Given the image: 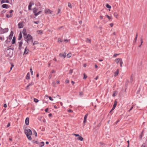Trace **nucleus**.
<instances>
[{
  "label": "nucleus",
  "mask_w": 147,
  "mask_h": 147,
  "mask_svg": "<svg viewBox=\"0 0 147 147\" xmlns=\"http://www.w3.org/2000/svg\"><path fill=\"white\" fill-rule=\"evenodd\" d=\"M88 115V114H86L84 116V123L85 124L86 122V119Z\"/></svg>",
  "instance_id": "nucleus-11"
},
{
  "label": "nucleus",
  "mask_w": 147,
  "mask_h": 147,
  "mask_svg": "<svg viewBox=\"0 0 147 147\" xmlns=\"http://www.w3.org/2000/svg\"><path fill=\"white\" fill-rule=\"evenodd\" d=\"M41 12V11H40L38 12L37 13H36V14H34V15L35 16H37L38 15H39Z\"/></svg>",
  "instance_id": "nucleus-39"
},
{
  "label": "nucleus",
  "mask_w": 147,
  "mask_h": 147,
  "mask_svg": "<svg viewBox=\"0 0 147 147\" xmlns=\"http://www.w3.org/2000/svg\"><path fill=\"white\" fill-rule=\"evenodd\" d=\"M61 9H58V12H57V14H59V13H61Z\"/></svg>",
  "instance_id": "nucleus-42"
},
{
  "label": "nucleus",
  "mask_w": 147,
  "mask_h": 147,
  "mask_svg": "<svg viewBox=\"0 0 147 147\" xmlns=\"http://www.w3.org/2000/svg\"><path fill=\"white\" fill-rule=\"evenodd\" d=\"M137 38H134V43H135L136 42V40H137Z\"/></svg>",
  "instance_id": "nucleus-54"
},
{
  "label": "nucleus",
  "mask_w": 147,
  "mask_h": 147,
  "mask_svg": "<svg viewBox=\"0 0 147 147\" xmlns=\"http://www.w3.org/2000/svg\"><path fill=\"white\" fill-rule=\"evenodd\" d=\"M14 66V65L13 64H11V67L10 68V70H11L12 69V67Z\"/></svg>",
  "instance_id": "nucleus-56"
},
{
  "label": "nucleus",
  "mask_w": 147,
  "mask_h": 147,
  "mask_svg": "<svg viewBox=\"0 0 147 147\" xmlns=\"http://www.w3.org/2000/svg\"><path fill=\"white\" fill-rule=\"evenodd\" d=\"M33 22L35 24H38L40 22L39 21H34Z\"/></svg>",
  "instance_id": "nucleus-45"
},
{
  "label": "nucleus",
  "mask_w": 147,
  "mask_h": 147,
  "mask_svg": "<svg viewBox=\"0 0 147 147\" xmlns=\"http://www.w3.org/2000/svg\"><path fill=\"white\" fill-rule=\"evenodd\" d=\"M34 134L35 136L36 137L37 136V133L36 132V131H35L34 130Z\"/></svg>",
  "instance_id": "nucleus-46"
},
{
  "label": "nucleus",
  "mask_w": 147,
  "mask_h": 147,
  "mask_svg": "<svg viewBox=\"0 0 147 147\" xmlns=\"http://www.w3.org/2000/svg\"><path fill=\"white\" fill-rule=\"evenodd\" d=\"M13 34V32L12 31L11 32L9 36V38L10 40H11L12 38V36Z\"/></svg>",
  "instance_id": "nucleus-9"
},
{
  "label": "nucleus",
  "mask_w": 147,
  "mask_h": 147,
  "mask_svg": "<svg viewBox=\"0 0 147 147\" xmlns=\"http://www.w3.org/2000/svg\"><path fill=\"white\" fill-rule=\"evenodd\" d=\"M37 32L38 34H42V31L41 30H38L37 31Z\"/></svg>",
  "instance_id": "nucleus-27"
},
{
  "label": "nucleus",
  "mask_w": 147,
  "mask_h": 147,
  "mask_svg": "<svg viewBox=\"0 0 147 147\" xmlns=\"http://www.w3.org/2000/svg\"><path fill=\"white\" fill-rule=\"evenodd\" d=\"M140 41H141V45H142V43H143V41L142 39L141 38Z\"/></svg>",
  "instance_id": "nucleus-58"
},
{
  "label": "nucleus",
  "mask_w": 147,
  "mask_h": 147,
  "mask_svg": "<svg viewBox=\"0 0 147 147\" xmlns=\"http://www.w3.org/2000/svg\"><path fill=\"white\" fill-rule=\"evenodd\" d=\"M10 123H9L7 125V127H9L10 126Z\"/></svg>",
  "instance_id": "nucleus-61"
},
{
  "label": "nucleus",
  "mask_w": 147,
  "mask_h": 147,
  "mask_svg": "<svg viewBox=\"0 0 147 147\" xmlns=\"http://www.w3.org/2000/svg\"><path fill=\"white\" fill-rule=\"evenodd\" d=\"M122 59L121 58H117L115 59V61L118 64L119 62H120Z\"/></svg>",
  "instance_id": "nucleus-7"
},
{
  "label": "nucleus",
  "mask_w": 147,
  "mask_h": 147,
  "mask_svg": "<svg viewBox=\"0 0 147 147\" xmlns=\"http://www.w3.org/2000/svg\"><path fill=\"white\" fill-rule=\"evenodd\" d=\"M117 102L116 100H115L114 101V104L113 106L116 107V106L117 105Z\"/></svg>",
  "instance_id": "nucleus-36"
},
{
  "label": "nucleus",
  "mask_w": 147,
  "mask_h": 147,
  "mask_svg": "<svg viewBox=\"0 0 147 147\" xmlns=\"http://www.w3.org/2000/svg\"><path fill=\"white\" fill-rule=\"evenodd\" d=\"M40 147H41L45 145L44 143L43 142H41L40 143Z\"/></svg>",
  "instance_id": "nucleus-33"
},
{
  "label": "nucleus",
  "mask_w": 147,
  "mask_h": 147,
  "mask_svg": "<svg viewBox=\"0 0 147 147\" xmlns=\"http://www.w3.org/2000/svg\"><path fill=\"white\" fill-rule=\"evenodd\" d=\"M106 16L108 18L109 20H110L111 19V17L109 16H108L107 15H106Z\"/></svg>",
  "instance_id": "nucleus-48"
},
{
  "label": "nucleus",
  "mask_w": 147,
  "mask_h": 147,
  "mask_svg": "<svg viewBox=\"0 0 147 147\" xmlns=\"http://www.w3.org/2000/svg\"><path fill=\"white\" fill-rule=\"evenodd\" d=\"M72 72H73V70L70 69L69 71V74H71L72 73Z\"/></svg>",
  "instance_id": "nucleus-55"
},
{
  "label": "nucleus",
  "mask_w": 147,
  "mask_h": 147,
  "mask_svg": "<svg viewBox=\"0 0 147 147\" xmlns=\"http://www.w3.org/2000/svg\"><path fill=\"white\" fill-rule=\"evenodd\" d=\"M117 91H115L113 92V97L115 96H116L117 95Z\"/></svg>",
  "instance_id": "nucleus-25"
},
{
  "label": "nucleus",
  "mask_w": 147,
  "mask_h": 147,
  "mask_svg": "<svg viewBox=\"0 0 147 147\" xmlns=\"http://www.w3.org/2000/svg\"><path fill=\"white\" fill-rule=\"evenodd\" d=\"M147 144L146 142H144L142 145L141 147H146Z\"/></svg>",
  "instance_id": "nucleus-23"
},
{
  "label": "nucleus",
  "mask_w": 147,
  "mask_h": 147,
  "mask_svg": "<svg viewBox=\"0 0 147 147\" xmlns=\"http://www.w3.org/2000/svg\"><path fill=\"white\" fill-rule=\"evenodd\" d=\"M25 39V40L27 42V43H29L30 42L32 43L33 42V38L32 36L30 34H28L27 36H25L24 37Z\"/></svg>",
  "instance_id": "nucleus-2"
},
{
  "label": "nucleus",
  "mask_w": 147,
  "mask_h": 147,
  "mask_svg": "<svg viewBox=\"0 0 147 147\" xmlns=\"http://www.w3.org/2000/svg\"><path fill=\"white\" fill-rule=\"evenodd\" d=\"M2 29V31L3 32V33H4L5 32H7L8 31V28H6L5 29H2Z\"/></svg>",
  "instance_id": "nucleus-15"
},
{
  "label": "nucleus",
  "mask_w": 147,
  "mask_h": 147,
  "mask_svg": "<svg viewBox=\"0 0 147 147\" xmlns=\"http://www.w3.org/2000/svg\"><path fill=\"white\" fill-rule=\"evenodd\" d=\"M87 65L86 63H84L83 64V67H86Z\"/></svg>",
  "instance_id": "nucleus-60"
},
{
  "label": "nucleus",
  "mask_w": 147,
  "mask_h": 147,
  "mask_svg": "<svg viewBox=\"0 0 147 147\" xmlns=\"http://www.w3.org/2000/svg\"><path fill=\"white\" fill-rule=\"evenodd\" d=\"M56 83L55 82H53L52 83V85L53 86H55V85Z\"/></svg>",
  "instance_id": "nucleus-44"
},
{
  "label": "nucleus",
  "mask_w": 147,
  "mask_h": 147,
  "mask_svg": "<svg viewBox=\"0 0 147 147\" xmlns=\"http://www.w3.org/2000/svg\"><path fill=\"white\" fill-rule=\"evenodd\" d=\"M114 16H115L116 18H117V16H118V14L116 12H115L114 13Z\"/></svg>",
  "instance_id": "nucleus-28"
},
{
  "label": "nucleus",
  "mask_w": 147,
  "mask_h": 147,
  "mask_svg": "<svg viewBox=\"0 0 147 147\" xmlns=\"http://www.w3.org/2000/svg\"><path fill=\"white\" fill-rule=\"evenodd\" d=\"M19 45V49L20 50L22 48V46L23 45V42L22 41L19 42H18Z\"/></svg>",
  "instance_id": "nucleus-6"
},
{
  "label": "nucleus",
  "mask_w": 147,
  "mask_h": 147,
  "mask_svg": "<svg viewBox=\"0 0 147 147\" xmlns=\"http://www.w3.org/2000/svg\"><path fill=\"white\" fill-rule=\"evenodd\" d=\"M79 95L80 96H82L83 95V93L81 91L79 92Z\"/></svg>",
  "instance_id": "nucleus-31"
},
{
  "label": "nucleus",
  "mask_w": 147,
  "mask_h": 147,
  "mask_svg": "<svg viewBox=\"0 0 147 147\" xmlns=\"http://www.w3.org/2000/svg\"><path fill=\"white\" fill-rule=\"evenodd\" d=\"M52 77V75L51 74H50L49 76V79H50Z\"/></svg>",
  "instance_id": "nucleus-53"
},
{
  "label": "nucleus",
  "mask_w": 147,
  "mask_h": 147,
  "mask_svg": "<svg viewBox=\"0 0 147 147\" xmlns=\"http://www.w3.org/2000/svg\"><path fill=\"white\" fill-rule=\"evenodd\" d=\"M132 81H133V78H132V75L131 76L129 82H130L132 83Z\"/></svg>",
  "instance_id": "nucleus-37"
},
{
  "label": "nucleus",
  "mask_w": 147,
  "mask_h": 147,
  "mask_svg": "<svg viewBox=\"0 0 147 147\" xmlns=\"http://www.w3.org/2000/svg\"><path fill=\"white\" fill-rule=\"evenodd\" d=\"M34 101L35 102L37 103L38 102V100L37 99L34 98Z\"/></svg>",
  "instance_id": "nucleus-35"
},
{
  "label": "nucleus",
  "mask_w": 147,
  "mask_h": 147,
  "mask_svg": "<svg viewBox=\"0 0 147 147\" xmlns=\"http://www.w3.org/2000/svg\"><path fill=\"white\" fill-rule=\"evenodd\" d=\"M68 7H69L70 8H72V6L71 5V4L70 3H68Z\"/></svg>",
  "instance_id": "nucleus-38"
},
{
  "label": "nucleus",
  "mask_w": 147,
  "mask_h": 147,
  "mask_svg": "<svg viewBox=\"0 0 147 147\" xmlns=\"http://www.w3.org/2000/svg\"><path fill=\"white\" fill-rule=\"evenodd\" d=\"M69 82V80H68L66 79L65 80V82L66 83H68Z\"/></svg>",
  "instance_id": "nucleus-52"
},
{
  "label": "nucleus",
  "mask_w": 147,
  "mask_h": 147,
  "mask_svg": "<svg viewBox=\"0 0 147 147\" xmlns=\"http://www.w3.org/2000/svg\"><path fill=\"white\" fill-rule=\"evenodd\" d=\"M22 33L23 34L24 37L25 36H27L28 34H27L26 31L25 29H24L22 31Z\"/></svg>",
  "instance_id": "nucleus-10"
},
{
  "label": "nucleus",
  "mask_w": 147,
  "mask_h": 147,
  "mask_svg": "<svg viewBox=\"0 0 147 147\" xmlns=\"http://www.w3.org/2000/svg\"><path fill=\"white\" fill-rule=\"evenodd\" d=\"M143 131L142 132L140 135V139L141 140H142V137L143 136Z\"/></svg>",
  "instance_id": "nucleus-29"
},
{
  "label": "nucleus",
  "mask_w": 147,
  "mask_h": 147,
  "mask_svg": "<svg viewBox=\"0 0 147 147\" xmlns=\"http://www.w3.org/2000/svg\"><path fill=\"white\" fill-rule=\"evenodd\" d=\"M44 11L45 13L50 14H52L53 12V11H51L50 9L47 8L45 9V10Z\"/></svg>",
  "instance_id": "nucleus-4"
},
{
  "label": "nucleus",
  "mask_w": 147,
  "mask_h": 147,
  "mask_svg": "<svg viewBox=\"0 0 147 147\" xmlns=\"http://www.w3.org/2000/svg\"><path fill=\"white\" fill-rule=\"evenodd\" d=\"M34 3H32L31 2H30L29 3V5L28 6V9L29 10H31V7L32 6V5H34Z\"/></svg>",
  "instance_id": "nucleus-17"
},
{
  "label": "nucleus",
  "mask_w": 147,
  "mask_h": 147,
  "mask_svg": "<svg viewBox=\"0 0 147 147\" xmlns=\"http://www.w3.org/2000/svg\"><path fill=\"white\" fill-rule=\"evenodd\" d=\"M119 69H117L116 71L114 73V76L115 77H116V76H117L118 74H119Z\"/></svg>",
  "instance_id": "nucleus-12"
},
{
  "label": "nucleus",
  "mask_w": 147,
  "mask_h": 147,
  "mask_svg": "<svg viewBox=\"0 0 147 147\" xmlns=\"http://www.w3.org/2000/svg\"><path fill=\"white\" fill-rule=\"evenodd\" d=\"M84 79H86L87 77V76L85 74H84Z\"/></svg>",
  "instance_id": "nucleus-43"
},
{
  "label": "nucleus",
  "mask_w": 147,
  "mask_h": 147,
  "mask_svg": "<svg viewBox=\"0 0 147 147\" xmlns=\"http://www.w3.org/2000/svg\"><path fill=\"white\" fill-rule=\"evenodd\" d=\"M33 12L34 13V14H35L37 12V11L38 9H37L36 8H34L33 9Z\"/></svg>",
  "instance_id": "nucleus-22"
},
{
  "label": "nucleus",
  "mask_w": 147,
  "mask_h": 147,
  "mask_svg": "<svg viewBox=\"0 0 147 147\" xmlns=\"http://www.w3.org/2000/svg\"><path fill=\"white\" fill-rule=\"evenodd\" d=\"M26 79H30V74L29 73H28L27 75Z\"/></svg>",
  "instance_id": "nucleus-32"
},
{
  "label": "nucleus",
  "mask_w": 147,
  "mask_h": 147,
  "mask_svg": "<svg viewBox=\"0 0 147 147\" xmlns=\"http://www.w3.org/2000/svg\"><path fill=\"white\" fill-rule=\"evenodd\" d=\"M28 49H27V47H26L24 51V55L25 54H28Z\"/></svg>",
  "instance_id": "nucleus-14"
},
{
  "label": "nucleus",
  "mask_w": 147,
  "mask_h": 147,
  "mask_svg": "<svg viewBox=\"0 0 147 147\" xmlns=\"http://www.w3.org/2000/svg\"><path fill=\"white\" fill-rule=\"evenodd\" d=\"M110 25L111 27H112L113 26V23H111L110 24Z\"/></svg>",
  "instance_id": "nucleus-63"
},
{
  "label": "nucleus",
  "mask_w": 147,
  "mask_h": 147,
  "mask_svg": "<svg viewBox=\"0 0 147 147\" xmlns=\"http://www.w3.org/2000/svg\"><path fill=\"white\" fill-rule=\"evenodd\" d=\"M68 111L69 112V113H71V112H73V111L71 110V109H69L68 110Z\"/></svg>",
  "instance_id": "nucleus-57"
},
{
  "label": "nucleus",
  "mask_w": 147,
  "mask_h": 147,
  "mask_svg": "<svg viewBox=\"0 0 147 147\" xmlns=\"http://www.w3.org/2000/svg\"><path fill=\"white\" fill-rule=\"evenodd\" d=\"M49 100L51 101H53V99L52 98L51 96L49 97Z\"/></svg>",
  "instance_id": "nucleus-47"
},
{
  "label": "nucleus",
  "mask_w": 147,
  "mask_h": 147,
  "mask_svg": "<svg viewBox=\"0 0 147 147\" xmlns=\"http://www.w3.org/2000/svg\"><path fill=\"white\" fill-rule=\"evenodd\" d=\"M77 139L81 141H82L84 139L82 137L79 136L77 138Z\"/></svg>",
  "instance_id": "nucleus-21"
},
{
  "label": "nucleus",
  "mask_w": 147,
  "mask_h": 147,
  "mask_svg": "<svg viewBox=\"0 0 147 147\" xmlns=\"http://www.w3.org/2000/svg\"><path fill=\"white\" fill-rule=\"evenodd\" d=\"M73 135H74V136H77V137L79 136V135L78 134H73Z\"/></svg>",
  "instance_id": "nucleus-51"
},
{
  "label": "nucleus",
  "mask_w": 147,
  "mask_h": 147,
  "mask_svg": "<svg viewBox=\"0 0 147 147\" xmlns=\"http://www.w3.org/2000/svg\"><path fill=\"white\" fill-rule=\"evenodd\" d=\"M86 42L87 43H89L90 44L91 43V40L90 39H89L88 38H86Z\"/></svg>",
  "instance_id": "nucleus-18"
},
{
  "label": "nucleus",
  "mask_w": 147,
  "mask_h": 147,
  "mask_svg": "<svg viewBox=\"0 0 147 147\" xmlns=\"http://www.w3.org/2000/svg\"><path fill=\"white\" fill-rule=\"evenodd\" d=\"M13 51L11 49H8L6 52V55L7 56L11 57L13 54Z\"/></svg>",
  "instance_id": "nucleus-3"
},
{
  "label": "nucleus",
  "mask_w": 147,
  "mask_h": 147,
  "mask_svg": "<svg viewBox=\"0 0 147 147\" xmlns=\"http://www.w3.org/2000/svg\"><path fill=\"white\" fill-rule=\"evenodd\" d=\"M24 133L26 135L28 139L30 140H31L32 138L30 136L32 134V131L29 129H25L24 130Z\"/></svg>",
  "instance_id": "nucleus-1"
},
{
  "label": "nucleus",
  "mask_w": 147,
  "mask_h": 147,
  "mask_svg": "<svg viewBox=\"0 0 147 147\" xmlns=\"http://www.w3.org/2000/svg\"><path fill=\"white\" fill-rule=\"evenodd\" d=\"M120 66L122 67V65L123 64V62L122 61V60L120 62Z\"/></svg>",
  "instance_id": "nucleus-41"
},
{
  "label": "nucleus",
  "mask_w": 147,
  "mask_h": 147,
  "mask_svg": "<svg viewBox=\"0 0 147 147\" xmlns=\"http://www.w3.org/2000/svg\"><path fill=\"white\" fill-rule=\"evenodd\" d=\"M133 107H134V105H132V107H131V108H130V109L128 111L129 112H130V111L133 108Z\"/></svg>",
  "instance_id": "nucleus-50"
},
{
  "label": "nucleus",
  "mask_w": 147,
  "mask_h": 147,
  "mask_svg": "<svg viewBox=\"0 0 147 147\" xmlns=\"http://www.w3.org/2000/svg\"><path fill=\"white\" fill-rule=\"evenodd\" d=\"M48 111V108H47L45 110V111L46 112H47Z\"/></svg>",
  "instance_id": "nucleus-64"
},
{
  "label": "nucleus",
  "mask_w": 147,
  "mask_h": 147,
  "mask_svg": "<svg viewBox=\"0 0 147 147\" xmlns=\"http://www.w3.org/2000/svg\"><path fill=\"white\" fill-rule=\"evenodd\" d=\"M106 7L110 9L111 8V6L109 5L108 4H107L106 5Z\"/></svg>",
  "instance_id": "nucleus-34"
},
{
  "label": "nucleus",
  "mask_w": 147,
  "mask_h": 147,
  "mask_svg": "<svg viewBox=\"0 0 147 147\" xmlns=\"http://www.w3.org/2000/svg\"><path fill=\"white\" fill-rule=\"evenodd\" d=\"M72 55V54L71 53H69L66 55L67 57V58H70L71 57Z\"/></svg>",
  "instance_id": "nucleus-26"
},
{
  "label": "nucleus",
  "mask_w": 147,
  "mask_h": 147,
  "mask_svg": "<svg viewBox=\"0 0 147 147\" xmlns=\"http://www.w3.org/2000/svg\"><path fill=\"white\" fill-rule=\"evenodd\" d=\"M58 42H62V40H61L60 38H58Z\"/></svg>",
  "instance_id": "nucleus-40"
},
{
  "label": "nucleus",
  "mask_w": 147,
  "mask_h": 147,
  "mask_svg": "<svg viewBox=\"0 0 147 147\" xmlns=\"http://www.w3.org/2000/svg\"><path fill=\"white\" fill-rule=\"evenodd\" d=\"M2 6L3 8L7 9L8 8V7L9 6L7 4H4L2 5Z\"/></svg>",
  "instance_id": "nucleus-16"
},
{
  "label": "nucleus",
  "mask_w": 147,
  "mask_h": 147,
  "mask_svg": "<svg viewBox=\"0 0 147 147\" xmlns=\"http://www.w3.org/2000/svg\"><path fill=\"white\" fill-rule=\"evenodd\" d=\"M22 37V35L21 32H20L18 40H20Z\"/></svg>",
  "instance_id": "nucleus-19"
},
{
  "label": "nucleus",
  "mask_w": 147,
  "mask_h": 147,
  "mask_svg": "<svg viewBox=\"0 0 147 147\" xmlns=\"http://www.w3.org/2000/svg\"><path fill=\"white\" fill-rule=\"evenodd\" d=\"M18 26L19 28H22L23 27V24L22 22H20L18 24Z\"/></svg>",
  "instance_id": "nucleus-13"
},
{
  "label": "nucleus",
  "mask_w": 147,
  "mask_h": 147,
  "mask_svg": "<svg viewBox=\"0 0 147 147\" xmlns=\"http://www.w3.org/2000/svg\"><path fill=\"white\" fill-rule=\"evenodd\" d=\"M39 43V42L36 41H35L34 42V43H33V45H36L38 44Z\"/></svg>",
  "instance_id": "nucleus-30"
},
{
  "label": "nucleus",
  "mask_w": 147,
  "mask_h": 147,
  "mask_svg": "<svg viewBox=\"0 0 147 147\" xmlns=\"http://www.w3.org/2000/svg\"><path fill=\"white\" fill-rule=\"evenodd\" d=\"M29 87V86L28 85L27 86H26V90H28Z\"/></svg>",
  "instance_id": "nucleus-59"
},
{
  "label": "nucleus",
  "mask_w": 147,
  "mask_h": 147,
  "mask_svg": "<svg viewBox=\"0 0 147 147\" xmlns=\"http://www.w3.org/2000/svg\"><path fill=\"white\" fill-rule=\"evenodd\" d=\"M9 2V1H8V0H2L1 1V3H8Z\"/></svg>",
  "instance_id": "nucleus-20"
},
{
  "label": "nucleus",
  "mask_w": 147,
  "mask_h": 147,
  "mask_svg": "<svg viewBox=\"0 0 147 147\" xmlns=\"http://www.w3.org/2000/svg\"><path fill=\"white\" fill-rule=\"evenodd\" d=\"M119 54H114L113 55V57H115L119 55Z\"/></svg>",
  "instance_id": "nucleus-49"
},
{
  "label": "nucleus",
  "mask_w": 147,
  "mask_h": 147,
  "mask_svg": "<svg viewBox=\"0 0 147 147\" xmlns=\"http://www.w3.org/2000/svg\"><path fill=\"white\" fill-rule=\"evenodd\" d=\"M29 118L28 117H27L26 118L25 121V123L26 125H28L29 124Z\"/></svg>",
  "instance_id": "nucleus-8"
},
{
  "label": "nucleus",
  "mask_w": 147,
  "mask_h": 147,
  "mask_svg": "<svg viewBox=\"0 0 147 147\" xmlns=\"http://www.w3.org/2000/svg\"><path fill=\"white\" fill-rule=\"evenodd\" d=\"M69 41V40H67V39H65L64 40V41L66 42H68Z\"/></svg>",
  "instance_id": "nucleus-62"
},
{
  "label": "nucleus",
  "mask_w": 147,
  "mask_h": 147,
  "mask_svg": "<svg viewBox=\"0 0 147 147\" xmlns=\"http://www.w3.org/2000/svg\"><path fill=\"white\" fill-rule=\"evenodd\" d=\"M16 42V37L15 36L13 37L12 39V44H13L15 43Z\"/></svg>",
  "instance_id": "nucleus-24"
},
{
  "label": "nucleus",
  "mask_w": 147,
  "mask_h": 147,
  "mask_svg": "<svg viewBox=\"0 0 147 147\" xmlns=\"http://www.w3.org/2000/svg\"><path fill=\"white\" fill-rule=\"evenodd\" d=\"M59 56L60 57H63V58H65L66 56V53L65 52L64 53H60L59 54Z\"/></svg>",
  "instance_id": "nucleus-5"
}]
</instances>
